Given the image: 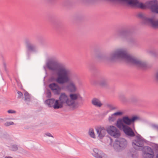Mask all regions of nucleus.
<instances>
[{
  "label": "nucleus",
  "mask_w": 158,
  "mask_h": 158,
  "mask_svg": "<svg viewBox=\"0 0 158 158\" xmlns=\"http://www.w3.org/2000/svg\"><path fill=\"white\" fill-rule=\"evenodd\" d=\"M57 77L55 79H52V81L55 80L60 84H63L69 81H72L68 87L69 90L71 92H75L77 89L75 83L79 81V79L72 71L65 66L60 67L57 73Z\"/></svg>",
  "instance_id": "1"
},
{
  "label": "nucleus",
  "mask_w": 158,
  "mask_h": 158,
  "mask_svg": "<svg viewBox=\"0 0 158 158\" xmlns=\"http://www.w3.org/2000/svg\"><path fill=\"white\" fill-rule=\"evenodd\" d=\"M108 58L110 60L123 61L141 67L145 66L144 62L130 55L124 48L115 50L110 54Z\"/></svg>",
  "instance_id": "2"
},
{
  "label": "nucleus",
  "mask_w": 158,
  "mask_h": 158,
  "mask_svg": "<svg viewBox=\"0 0 158 158\" xmlns=\"http://www.w3.org/2000/svg\"><path fill=\"white\" fill-rule=\"evenodd\" d=\"M69 96V98L71 107L73 109H74L77 107L75 100L78 99H79L81 101H84L83 98L81 97L80 94L78 93H70Z\"/></svg>",
  "instance_id": "3"
},
{
  "label": "nucleus",
  "mask_w": 158,
  "mask_h": 158,
  "mask_svg": "<svg viewBox=\"0 0 158 158\" xmlns=\"http://www.w3.org/2000/svg\"><path fill=\"white\" fill-rule=\"evenodd\" d=\"M106 131L109 135L114 138H118L121 135L120 131L114 126H108L106 128Z\"/></svg>",
  "instance_id": "4"
},
{
  "label": "nucleus",
  "mask_w": 158,
  "mask_h": 158,
  "mask_svg": "<svg viewBox=\"0 0 158 158\" xmlns=\"http://www.w3.org/2000/svg\"><path fill=\"white\" fill-rule=\"evenodd\" d=\"M45 103L49 107H53L54 109H58L63 107V104L59 99L55 100L54 98L46 100Z\"/></svg>",
  "instance_id": "5"
},
{
  "label": "nucleus",
  "mask_w": 158,
  "mask_h": 158,
  "mask_svg": "<svg viewBox=\"0 0 158 158\" xmlns=\"http://www.w3.org/2000/svg\"><path fill=\"white\" fill-rule=\"evenodd\" d=\"M46 66L50 70L57 71V74L59 68L62 66H58L57 62L54 60H49L46 63Z\"/></svg>",
  "instance_id": "6"
},
{
  "label": "nucleus",
  "mask_w": 158,
  "mask_h": 158,
  "mask_svg": "<svg viewBox=\"0 0 158 158\" xmlns=\"http://www.w3.org/2000/svg\"><path fill=\"white\" fill-rule=\"evenodd\" d=\"M59 99L64 105L71 107L69 98L68 95L65 93H62L60 94Z\"/></svg>",
  "instance_id": "7"
},
{
  "label": "nucleus",
  "mask_w": 158,
  "mask_h": 158,
  "mask_svg": "<svg viewBox=\"0 0 158 158\" xmlns=\"http://www.w3.org/2000/svg\"><path fill=\"white\" fill-rule=\"evenodd\" d=\"M127 144L126 140L123 138H120L115 141V143L112 144V143L110 144L113 145L115 148H120L124 147Z\"/></svg>",
  "instance_id": "8"
},
{
  "label": "nucleus",
  "mask_w": 158,
  "mask_h": 158,
  "mask_svg": "<svg viewBox=\"0 0 158 158\" xmlns=\"http://www.w3.org/2000/svg\"><path fill=\"white\" fill-rule=\"evenodd\" d=\"M49 87L54 94L59 95L60 94L61 88L57 84L53 83L49 85Z\"/></svg>",
  "instance_id": "9"
},
{
  "label": "nucleus",
  "mask_w": 158,
  "mask_h": 158,
  "mask_svg": "<svg viewBox=\"0 0 158 158\" xmlns=\"http://www.w3.org/2000/svg\"><path fill=\"white\" fill-rule=\"evenodd\" d=\"M144 142V140L142 138L140 135H139L133 141L132 145L135 148L136 147L142 146Z\"/></svg>",
  "instance_id": "10"
},
{
  "label": "nucleus",
  "mask_w": 158,
  "mask_h": 158,
  "mask_svg": "<svg viewBox=\"0 0 158 158\" xmlns=\"http://www.w3.org/2000/svg\"><path fill=\"white\" fill-rule=\"evenodd\" d=\"M93 151L92 155L96 158H107V156L98 149L94 148Z\"/></svg>",
  "instance_id": "11"
},
{
  "label": "nucleus",
  "mask_w": 158,
  "mask_h": 158,
  "mask_svg": "<svg viewBox=\"0 0 158 158\" xmlns=\"http://www.w3.org/2000/svg\"><path fill=\"white\" fill-rule=\"evenodd\" d=\"M154 156V153L151 148L147 147L144 151L143 156L144 158H153Z\"/></svg>",
  "instance_id": "12"
},
{
  "label": "nucleus",
  "mask_w": 158,
  "mask_h": 158,
  "mask_svg": "<svg viewBox=\"0 0 158 158\" xmlns=\"http://www.w3.org/2000/svg\"><path fill=\"white\" fill-rule=\"evenodd\" d=\"M95 130L98 137L100 139L103 138L106 134V130L103 127L101 126L97 127L96 128Z\"/></svg>",
  "instance_id": "13"
},
{
  "label": "nucleus",
  "mask_w": 158,
  "mask_h": 158,
  "mask_svg": "<svg viewBox=\"0 0 158 158\" xmlns=\"http://www.w3.org/2000/svg\"><path fill=\"white\" fill-rule=\"evenodd\" d=\"M149 7L152 11L158 14V4L156 1H151L149 2Z\"/></svg>",
  "instance_id": "14"
},
{
  "label": "nucleus",
  "mask_w": 158,
  "mask_h": 158,
  "mask_svg": "<svg viewBox=\"0 0 158 158\" xmlns=\"http://www.w3.org/2000/svg\"><path fill=\"white\" fill-rule=\"evenodd\" d=\"M137 116H134L130 119L127 116L124 117L122 119L124 122V123L127 125H130L133 123L135 120L137 119Z\"/></svg>",
  "instance_id": "15"
},
{
  "label": "nucleus",
  "mask_w": 158,
  "mask_h": 158,
  "mask_svg": "<svg viewBox=\"0 0 158 158\" xmlns=\"http://www.w3.org/2000/svg\"><path fill=\"white\" fill-rule=\"evenodd\" d=\"M124 133L127 135L131 137H134L135 134L132 129L129 126H127L123 130Z\"/></svg>",
  "instance_id": "16"
},
{
  "label": "nucleus",
  "mask_w": 158,
  "mask_h": 158,
  "mask_svg": "<svg viewBox=\"0 0 158 158\" xmlns=\"http://www.w3.org/2000/svg\"><path fill=\"white\" fill-rule=\"evenodd\" d=\"M116 125L120 130H123L127 126L124 124V122L122 119H119L117 120Z\"/></svg>",
  "instance_id": "17"
},
{
  "label": "nucleus",
  "mask_w": 158,
  "mask_h": 158,
  "mask_svg": "<svg viewBox=\"0 0 158 158\" xmlns=\"http://www.w3.org/2000/svg\"><path fill=\"white\" fill-rule=\"evenodd\" d=\"M92 103L94 105L98 107H101L102 105V104L101 101L97 98L93 99L92 101Z\"/></svg>",
  "instance_id": "18"
},
{
  "label": "nucleus",
  "mask_w": 158,
  "mask_h": 158,
  "mask_svg": "<svg viewBox=\"0 0 158 158\" xmlns=\"http://www.w3.org/2000/svg\"><path fill=\"white\" fill-rule=\"evenodd\" d=\"M148 21L153 27L155 28H158V21H154L152 19H148Z\"/></svg>",
  "instance_id": "19"
},
{
  "label": "nucleus",
  "mask_w": 158,
  "mask_h": 158,
  "mask_svg": "<svg viewBox=\"0 0 158 158\" xmlns=\"http://www.w3.org/2000/svg\"><path fill=\"white\" fill-rule=\"evenodd\" d=\"M89 136L93 138H95V135L94 132V130L92 128H90L89 130Z\"/></svg>",
  "instance_id": "20"
},
{
  "label": "nucleus",
  "mask_w": 158,
  "mask_h": 158,
  "mask_svg": "<svg viewBox=\"0 0 158 158\" xmlns=\"http://www.w3.org/2000/svg\"><path fill=\"white\" fill-rule=\"evenodd\" d=\"M106 107L107 109L109 110H116L117 108L116 107L114 106L111 104H108L106 105Z\"/></svg>",
  "instance_id": "21"
},
{
  "label": "nucleus",
  "mask_w": 158,
  "mask_h": 158,
  "mask_svg": "<svg viewBox=\"0 0 158 158\" xmlns=\"http://www.w3.org/2000/svg\"><path fill=\"white\" fill-rule=\"evenodd\" d=\"M25 97V101L29 102L30 101V96L29 94L27 92H25L24 93Z\"/></svg>",
  "instance_id": "22"
},
{
  "label": "nucleus",
  "mask_w": 158,
  "mask_h": 158,
  "mask_svg": "<svg viewBox=\"0 0 158 158\" xmlns=\"http://www.w3.org/2000/svg\"><path fill=\"white\" fill-rule=\"evenodd\" d=\"M36 48L35 46L33 45H30L28 47L27 51L28 52L34 51L35 50Z\"/></svg>",
  "instance_id": "23"
},
{
  "label": "nucleus",
  "mask_w": 158,
  "mask_h": 158,
  "mask_svg": "<svg viewBox=\"0 0 158 158\" xmlns=\"http://www.w3.org/2000/svg\"><path fill=\"white\" fill-rule=\"evenodd\" d=\"M123 114V112L122 111H118L113 114L116 117L122 115Z\"/></svg>",
  "instance_id": "24"
},
{
  "label": "nucleus",
  "mask_w": 158,
  "mask_h": 158,
  "mask_svg": "<svg viewBox=\"0 0 158 158\" xmlns=\"http://www.w3.org/2000/svg\"><path fill=\"white\" fill-rule=\"evenodd\" d=\"M107 82L105 80H102L99 83L100 85L102 87H104L107 85Z\"/></svg>",
  "instance_id": "25"
},
{
  "label": "nucleus",
  "mask_w": 158,
  "mask_h": 158,
  "mask_svg": "<svg viewBox=\"0 0 158 158\" xmlns=\"http://www.w3.org/2000/svg\"><path fill=\"white\" fill-rule=\"evenodd\" d=\"M116 118V117L114 115V114H112L109 117L108 120L110 122H113L115 120Z\"/></svg>",
  "instance_id": "26"
},
{
  "label": "nucleus",
  "mask_w": 158,
  "mask_h": 158,
  "mask_svg": "<svg viewBox=\"0 0 158 158\" xmlns=\"http://www.w3.org/2000/svg\"><path fill=\"white\" fill-rule=\"evenodd\" d=\"M18 149V147L16 145H13L12 147L11 150L13 151H15Z\"/></svg>",
  "instance_id": "27"
},
{
  "label": "nucleus",
  "mask_w": 158,
  "mask_h": 158,
  "mask_svg": "<svg viewBox=\"0 0 158 158\" xmlns=\"http://www.w3.org/2000/svg\"><path fill=\"white\" fill-rule=\"evenodd\" d=\"M14 124V123L13 122H7L5 123V125L6 126H9L11 125H13Z\"/></svg>",
  "instance_id": "28"
},
{
  "label": "nucleus",
  "mask_w": 158,
  "mask_h": 158,
  "mask_svg": "<svg viewBox=\"0 0 158 158\" xmlns=\"http://www.w3.org/2000/svg\"><path fill=\"white\" fill-rule=\"evenodd\" d=\"M18 97L20 98L23 96V94L20 92H18Z\"/></svg>",
  "instance_id": "29"
},
{
  "label": "nucleus",
  "mask_w": 158,
  "mask_h": 158,
  "mask_svg": "<svg viewBox=\"0 0 158 158\" xmlns=\"http://www.w3.org/2000/svg\"><path fill=\"white\" fill-rule=\"evenodd\" d=\"M7 112L9 113H11V114L16 113V111H15L14 110H8L7 111Z\"/></svg>",
  "instance_id": "30"
},
{
  "label": "nucleus",
  "mask_w": 158,
  "mask_h": 158,
  "mask_svg": "<svg viewBox=\"0 0 158 158\" xmlns=\"http://www.w3.org/2000/svg\"><path fill=\"white\" fill-rule=\"evenodd\" d=\"M45 135H46L49 136V137H51L52 138H53V136L50 133H47L45 134Z\"/></svg>",
  "instance_id": "31"
},
{
  "label": "nucleus",
  "mask_w": 158,
  "mask_h": 158,
  "mask_svg": "<svg viewBox=\"0 0 158 158\" xmlns=\"http://www.w3.org/2000/svg\"><path fill=\"white\" fill-rule=\"evenodd\" d=\"M156 78L157 80H158V71L156 73Z\"/></svg>",
  "instance_id": "32"
},
{
  "label": "nucleus",
  "mask_w": 158,
  "mask_h": 158,
  "mask_svg": "<svg viewBox=\"0 0 158 158\" xmlns=\"http://www.w3.org/2000/svg\"><path fill=\"white\" fill-rule=\"evenodd\" d=\"M5 158H13L11 157H5Z\"/></svg>",
  "instance_id": "33"
},
{
  "label": "nucleus",
  "mask_w": 158,
  "mask_h": 158,
  "mask_svg": "<svg viewBox=\"0 0 158 158\" xmlns=\"http://www.w3.org/2000/svg\"><path fill=\"white\" fill-rule=\"evenodd\" d=\"M156 158H158V154H157L156 155Z\"/></svg>",
  "instance_id": "34"
},
{
  "label": "nucleus",
  "mask_w": 158,
  "mask_h": 158,
  "mask_svg": "<svg viewBox=\"0 0 158 158\" xmlns=\"http://www.w3.org/2000/svg\"><path fill=\"white\" fill-rule=\"evenodd\" d=\"M121 99L122 100V98H121Z\"/></svg>",
  "instance_id": "35"
},
{
  "label": "nucleus",
  "mask_w": 158,
  "mask_h": 158,
  "mask_svg": "<svg viewBox=\"0 0 158 158\" xmlns=\"http://www.w3.org/2000/svg\"><path fill=\"white\" fill-rule=\"evenodd\" d=\"M110 141H112V139H110Z\"/></svg>",
  "instance_id": "36"
}]
</instances>
